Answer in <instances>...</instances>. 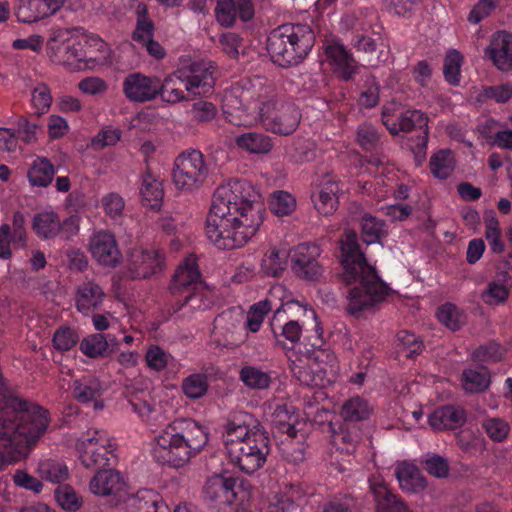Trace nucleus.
I'll return each instance as SVG.
<instances>
[{"label":"nucleus","instance_id":"f257e3e1","mask_svg":"<svg viewBox=\"0 0 512 512\" xmlns=\"http://www.w3.org/2000/svg\"><path fill=\"white\" fill-rule=\"evenodd\" d=\"M264 215L259 190L249 181L230 180L214 193L206 220V235L218 249L240 248L259 231Z\"/></svg>","mask_w":512,"mask_h":512},{"label":"nucleus","instance_id":"f03ea898","mask_svg":"<svg viewBox=\"0 0 512 512\" xmlns=\"http://www.w3.org/2000/svg\"><path fill=\"white\" fill-rule=\"evenodd\" d=\"M222 110L226 120L235 126L260 122L267 131L280 135L292 134L301 118L297 107L280 98L261 77L242 80L227 89Z\"/></svg>","mask_w":512,"mask_h":512},{"label":"nucleus","instance_id":"7ed1b4c3","mask_svg":"<svg viewBox=\"0 0 512 512\" xmlns=\"http://www.w3.org/2000/svg\"><path fill=\"white\" fill-rule=\"evenodd\" d=\"M48 412L12 394L0 372V467L19 459L46 431Z\"/></svg>","mask_w":512,"mask_h":512},{"label":"nucleus","instance_id":"20e7f679","mask_svg":"<svg viewBox=\"0 0 512 512\" xmlns=\"http://www.w3.org/2000/svg\"><path fill=\"white\" fill-rule=\"evenodd\" d=\"M340 244L342 278L347 284L353 285L347 296V311L358 315L382 302L388 295V287L375 267L367 262L354 231H345Z\"/></svg>","mask_w":512,"mask_h":512},{"label":"nucleus","instance_id":"39448f33","mask_svg":"<svg viewBox=\"0 0 512 512\" xmlns=\"http://www.w3.org/2000/svg\"><path fill=\"white\" fill-rule=\"evenodd\" d=\"M222 439L230 462L247 474L260 469L270 452L269 438L247 412L231 414L223 427Z\"/></svg>","mask_w":512,"mask_h":512},{"label":"nucleus","instance_id":"423d86ee","mask_svg":"<svg viewBox=\"0 0 512 512\" xmlns=\"http://www.w3.org/2000/svg\"><path fill=\"white\" fill-rule=\"evenodd\" d=\"M208 443L207 429L192 419H176L155 439L153 458L160 464L180 468Z\"/></svg>","mask_w":512,"mask_h":512},{"label":"nucleus","instance_id":"0eeeda50","mask_svg":"<svg viewBox=\"0 0 512 512\" xmlns=\"http://www.w3.org/2000/svg\"><path fill=\"white\" fill-rule=\"evenodd\" d=\"M315 35L307 24H285L274 29L267 39V51L274 63L290 67L311 51Z\"/></svg>","mask_w":512,"mask_h":512},{"label":"nucleus","instance_id":"6e6552de","mask_svg":"<svg viewBox=\"0 0 512 512\" xmlns=\"http://www.w3.org/2000/svg\"><path fill=\"white\" fill-rule=\"evenodd\" d=\"M290 370L295 379L306 386H323L326 376L325 366L333 367L336 356L333 352L323 349L313 350L312 354L301 353L296 347L287 349Z\"/></svg>","mask_w":512,"mask_h":512},{"label":"nucleus","instance_id":"1a4fd4ad","mask_svg":"<svg viewBox=\"0 0 512 512\" xmlns=\"http://www.w3.org/2000/svg\"><path fill=\"white\" fill-rule=\"evenodd\" d=\"M76 448L81 463L87 468L105 469L117 462L116 445L104 430L90 429L78 441Z\"/></svg>","mask_w":512,"mask_h":512},{"label":"nucleus","instance_id":"9d476101","mask_svg":"<svg viewBox=\"0 0 512 512\" xmlns=\"http://www.w3.org/2000/svg\"><path fill=\"white\" fill-rule=\"evenodd\" d=\"M286 290L282 285H275L271 287L264 300L251 306L244 327L246 326L251 332H257L264 320L265 315L271 310H275L272 321L274 333H276L277 322L280 321L282 313H292L294 310H303L306 312L299 302L292 299H287L284 302ZM277 336V334H275Z\"/></svg>","mask_w":512,"mask_h":512},{"label":"nucleus","instance_id":"9b49d317","mask_svg":"<svg viewBox=\"0 0 512 512\" xmlns=\"http://www.w3.org/2000/svg\"><path fill=\"white\" fill-rule=\"evenodd\" d=\"M208 174L204 155L198 150H189L175 159L172 180L177 190L191 192L203 185Z\"/></svg>","mask_w":512,"mask_h":512},{"label":"nucleus","instance_id":"f8f14e48","mask_svg":"<svg viewBox=\"0 0 512 512\" xmlns=\"http://www.w3.org/2000/svg\"><path fill=\"white\" fill-rule=\"evenodd\" d=\"M32 229L42 240H52L60 235L69 239L77 234L79 219L77 216H70L61 220L57 212L46 209L33 216Z\"/></svg>","mask_w":512,"mask_h":512},{"label":"nucleus","instance_id":"ddd939ff","mask_svg":"<svg viewBox=\"0 0 512 512\" xmlns=\"http://www.w3.org/2000/svg\"><path fill=\"white\" fill-rule=\"evenodd\" d=\"M238 480L231 476L214 474L203 486V497L211 506L219 510L230 507L240 501Z\"/></svg>","mask_w":512,"mask_h":512},{"label":"nucleus","instance_id":"4468645a","mask_svg":"<svg viewBox=\"0 0 512 512\" xmlns=\"http://www.w3.org/2000/svg\"><path fill=\"white\" fill-rule=\"evenodd\" d=\"M245 315L239 308H230L219 314L213 323L212 338L221 346L236 345L245 338Z\"/></svg>","mask_w":512,"mask_h":512},{"label":"nucleus","instance_id":"2eb2a0df","mask_svg":"<svg viewBox=\"0 0 512 512\" xmlns=\"http://www.w3.org/2000/svg\"><path fill=\"white\" fill-rule=\"evenodd\" d=\"M393 109L384 107L382 112V123L392 135L409 133L414 129H422V141L425 145L428 140V118L419 110H407L397 116L392 114Z\"/></svg>","mask_w":512,"mask_h":512},{"label":"nucleus","instance_id":"dca6fc26","mask_svg":"<svg viewBox=\"0 0 512 512\" xmlns=\"http://www.w3.org/2000/svg\"><path fill=\"white\" fill-rule=\"evenodd\" d=\"M212 69L208 62H194L188 68L178 70V76L188 93L204 96L212 92L215 84Z\"/></svg>","mask_w":512,"mask_h":512},{"label":"nucleus","instance_id":"f3484780","mask_svg":"<svg viewBox=\"0 0 512 512\" xmlns=\"http://www.w3.org/2000/svg\"><path fill=\"white\" fill-rule=\"evenodd\" d=\"M320 248L315 244L303 243L293 249L291 256V269L302 279L314 280L322 273L318 263Z\"/></svg>","mask_w":512,"mask_h":512},{"label":"nucleus","instance_id":"a211bd4d","mask_svg":"<svg viewBox=\"0 0 512 512\" xmlns=\"http://www.w3.org/2000/svg\"><path fill=\"white\" fill-rule=\"evenodd\" d=\"M125 97L133 103H145L158 97V78L140 72L128 74L122 82Z\"/></svg>","mask_w":512,"mask_h":512},{"label":"nucleus","instance_id":"6ab92c4d","mask_svg":"<svg viewBox=\"0 0 512 512\" xmlns=\"http://www.w3.org/2000/svg\"><path fill=\"white\" fill-rule=\"evenodd\" d=\"M163 264L159 251L134 248L129 255L128 270L132 278L145 279L161 271Z\"/></svg>","mask_w":512,"mask_h":512},{"label":"nucleus","instance_id":"aec40b11","mask_svg":"<svg viewBox=\"0 0 512 512\" xmlns=\"http://www.w3.org/2000/svg\"><path fill=\"white\" fill-rule=\"evenodd\" d=\"M484 54L499 71H512V34L507 31L494 33Z\"/></svg>","mask_w":512,"mask_h":512},{"label":"nucleus","instance_id":"412c9836","mask_svg":"<svg viewBox=\"0 0 512 512\" xmlns=\"http://www.w3.org/2000/svg\"><path fill=\"white\" fill-rule=\"evenodd\" d=\"M89 249L93 258L102 265L113 267L120 260L116 239L110 232H95L90 239Z\"/></svg>","mask_w":512,"mask_h":512},{"label":"nucleus","instance_id":"4be33fe9","mask_svg":"<svg viewBox=\"0 0 512 512\" xmlns=\"http://www.w3.org/2000/svg\"><path fill=\"white\" fill-rule=\"evenodd\" d=\"M369 487L376 502L377 512H411L406 504L392 492L382 476L370 477Z\"/></svg>","mask_w":512,"mask_h":512},{"label":"nucleus","instance_id":"5701e85b","mask_svg":"<svg viewBox=\"0 0 512 512\" xmlns=\"http://www.w3.org/2000/svg\"><path fill=\"white\" fill-rule=\"evenodd\" d=\"M105 297L106 294L100 284L94 280H85L76 287L75 307L78 312L88 316L102 305Z\"/></svg>","mask_w":512,"mask_h":512},{"label":"nucleus","instance_id":"b1692460","mask_svg":"<svg viewBox=\"0 0 512 512\" xmlns=\"http://www.w3.org/2000/svg\"><path fill=\"white\" fill-rule=\"evenodd\" d=\"M217 21L225 27L232 26L237 17L246 22L254 16L251 0H218L216 6Z\"/></svg>","mask_w":512,"mask_h":512},{"label":"nucleus","instance_id":"393cba45","mask_svg":"<svg viewBox=\"0 0 512 512\" xmlns=\"http://www.w3.org/2000/svg\"><path fill=\"white\" fill-rule=\"evenodd\" d=\"M325 54L329 63L332 65L334 72L343 80L349 81L357 73L358 65L345 47L338 43L332 42L326 45Z\"/></svg>","mask_w":512,"mask_h":512},{"label":"nucleus","instance_id":"a878e982","mask_svg":"<svg viewBox=\"0 0 512 512\" xmlns=\"http://www.w3.org/2000/svg\"><path fill=\"white\" fill-rule=\"evenodd\" d=\"M127 512H168L160 494L151 489H141L123 499Z\"/></svg>","mask_w":512,"mask_h":512},{"label":"nucleus","instance_id":"bb28decb","mask_svg":"<svg viewBox=\"0 0 512 512\" xmlns=\"http://www.w3.org/2000/svg\"><path fill=\"white\" fill-rule=\"evenodd\" d=\"M124 481L114 469H100L90 481L92 493L101 496L114 495L122 497Z\"/></svg>","mask_w":512,"mask_h":512},{"label":"nucleus","instance_id":"cd10ccee","mask_svg":"<svg viewBox=\"0 0 512 512\" xmlns=\"http://www.w3.org/2000/svg\"><path fill=\"white\" fill-rule=\"evenodd\" d=\"M102 392V385L96 377L84 376L74 381L75 399L84 404H92L95 410H101L104 407L101 399Z\"/></svg>","mask_w":512,"mask_h":512},{"label":"nucleus","instance_id":"c85d7f7f","mask_svg":"<svg viewBox=\"0 0 512 512\" xmlns=\"http://www.w3.org/2000/svg\"><path fill=\"white\" fill-rule=\"evenodd\" d=\"M466 412L460 406L447 405L436 409L429 417V423L436 430H452L466 422Z\"/></svg>","mask_w":512,"mask_h":512},{"label":"nucleus","instance_id":"c756f323","mask_svg":"<svg viewBox=\"0 0 512 512\" xmlns=\"http://www.w3.org/2000/svg\"><path fill=\"white\" fill-rule=\"evenodd\" d=\"M199 286H201L200 272L196 259L193 256H189L177 268L170 289L173 293H176L189 287L196 290Z\"/></svg>","mask_w":512,"mask_h":512},{"label":"nucleus","instance_id":"7c9ffc66","mask_svg":"<svg viewBox=\"0 0 512 512\" xmlns=\"http://www.w3.org/2000/svg\"><path fill=\"white\" fill-rule=\"evenodd\" d=\"M510 293V276L507 272H499L490 280L481 292L480 298L489 306L504 304Z\"/></svg>","mask_w":512,"mask_h":512},{"label":"nucleus","instance_id":"2f4dec72","mask_svg":"<svg viewBox=\"0 0 512 512\" xmlns=\"http://www.w3.org/2000/svg\"><path fill=\"white\" fill-rule=\"evenodd\" d=\"M395 475L400 487L407 492H420L427 485L421 471L415 465L408 462L399 463L395 468Z\"/></svg>","mask_w":512,"mask_h":512},{"label":"nucleus","instance_id":"473e14b6","mask_svg":"<svg viewBox=\"0 0 512 512\" xmlns=\"http://www.w3.org/2000/svg\"><path fill=\"white\" fill-rule=\"evenodd\" d=\"M339 184L333 180H327L321 186L317 197L313 200L315 208L323 215H330L338 207Z\"/></svg>","mask_w":512,"mask_h":512},{"label":"nucleus","instance_id":"72a5a7b5","mask_svg":"<svg viewBox=\"0 0 512 512\" xmlns=\"http://www.w3.org/2000/svg\"><path fill=\"white\" fill-rule=\"evenodd\" d=\"M288 256V251L285 248H270L261 260L262 272L269 277L279 276L287 266Z\"/></svg>","mask_w":512,"mask_h":512},{"label":"nucleus","instance_id":"f704fd0d","mask_svg":"<svg viewBox=\"0 0 512 512\" xmlns=\"http://www.w3.org/2000/svg\"><path fill=\"white\" fill-rule=\"evenodd\" d=\"M183 83L178 76V71L167 76L163 81L158 78V96L164 102L175 104L186 100V96L182 89Z\"/></svg>","mask_w":512,"mask_h":512},{"label":"nucleus","instance_id":"c9c22d12","mask_svg":"<svg viewBox=\"0 0 512 512\" xmlns=\"http://www.w3.org/2000/svg\"><path fill=\"white\" fill-rule=\"evenodd\" d=\"M55 174L53 164L46 158H36L28 171V179L32 186L46 187L48 186Z\"/></svg>","mask_w":512,"mask_h":512},{"label":"nucleus","instance_id":"e433bc0d","mask_svg":"<svg viewBox=\"0 0 512 512\" xmlns=\"http://www.w3.org/2000/svg\"><path fill=\"white\" fill-rule=\"evenodd\" d=\"M140 194L145 205L151 208H157L164 196L161 181L150 172H146L142 179Z\"/></svg>","mask_w":512,"mask_h":512},{"label":"nucleus","instance_id":"4c0bfd02","mask_svg":"<svg viewBox=\"0 0 512 512\" xmlns=\"http://www.w3.org/2000/svg\"><path fill=\"white\" fill-rule=\"evenodd\" d=\"M39 476L51 483H60L68 478V467L58 459H44L38 464Z\"/></svg>","mask_w":512,"mask_h":512},{"label":"nucleus","instance_id":"58836bf2","mask_svg":"<svg viewBox=\"0 0 512 512\" xmlns=\"http://www.w3.org/2000/svg\"><path fill=\"white\" fill-rule=\"evenodd\" d=\"M240 380L252 390L267 389L272 381L270 373L256 366H244L239 372Z\"/></svg>","mask_w":512,"mask_h":512},{"label":"nucleus","instance_id":"ea45409f","mask_svg":"<svg viewBox=\"0 0 512 512\" xmlns=\"http://www.w3.org/2000/svg\"><path fill=\"white\" fill-rule=\"evenodd\" d=\"M235 142L239 147L256 154L267 153L272 148L270 137L257 132L241 134L236 137Z\"/></svg>","mask_w":512,"mask_h":512},{"label":"nucleus","instance_id":"a19ab883","mask_svg":"<svg viewBox=\"0 0 512 512\" xmlns=\"http://www.w3.org/2000/svg\"><path fill=\"white\" fill-rule=\"evenodd\" d=\"M368 402L359 396L346 400L341 408V416L345 421L356 422L367 419L371 414Z\"/></svg>","mask_w":512,"mask_h":512},{"label":"nucleus","instance_id":"79ce46f5","mask_svg":"<svg viewBox=\"0 0 512 512\" xmlns=\"http://www.w3.org/2000/svg\"><path fill=\"white\" fill-rule=\"evenodd\" d=\"M463 388L470 393L485 390L489 385V372L483 367L466 369L462 373Z\"/></svg>","mask_w":512,"mask_h":512},{"label":"nucleus","instance_id":"37998d69","mask_svg":"<svg viewBox=\"0 0 512 512\" xmlns=\"http://www.w3.org/2000/svg\"><path fill=\"white\" fill-rule=\"evenodd\" d=\"M62 53V64L71 70L82 68V61L85 57L81 43L77 39H68L59 48Z\"/></svg>","mask_w":512,"mask_h":512},{"label":"nucleus","instance_id":"c03bdc74","mask_svg":"<svg viewBox=\"0 0 512 512\" xmlns=\"http://www.w3.org/2000/svg\"><path fill=\"white\" fill-rule=\"evenodd\" d=\"M431 173L439 179L448 178L455 168V159L451 150L435 153L430 159Z\"/></svg>","mask_w":512,"mask_h":512},{"label":"nucleus","instance_id":"a18cd8bd","mask_svg":"<svg viewBox=\"0 0 512 512\" xmlns=\"http://www.w3.org/2000/svg\"><path fill=\"white\" fill-rule=\"evenodd\" d=\"M485 238L488 241L490 250L495 254L504 251L505 245L501 239V229L494 211H489L484 216Z\"/></svg>","mask_w":512,"mask_h":512},{"label":"nucleus","instance_id":"49530a36","mask_svg":"<svg viewBox=\"0 0 512 512\" xmlns=\"http://www.w3.org/2000/svg\"><path fill=\"white\" fill-rule=\"evenodd\" d=\"M361 440V432L355 426L345 425L335 432L332 436L333 443L338 449L346 453L355 451L357 445Z\"/></svg>","mask_w":512,"mask_h":512},{"label":"nucleus","instance_id":"de8ad7c7","mask_svg":"<svg viewBox=\"0 0 512 512\" xmlns=\"http://www.w3.org/2000/svg\"><path fill=\"white\" fill-rule=\"evenodd\" d=\"M438 320L447 328L456 331L466 323V314L452 303H445L438 308Z\"/></svg>","mask_w":512,"mask_h":512},{"label":"nucleus","instance_id":"09e8293b","mask_svg":"<svg viewBox=\"0 0 512 512\" xmlns=\"http://www.w3.org/2000/svg\"><path fill=\"white\" fill-rule=\"evenodd\" d=\"M182 391L189 399L203 397L208 390V376L204 373H193L182 381Z\"/></svg>","mask_w":512,"mask_h":512},{"label":"nucleus","instance_id":"8fccbe9b","mask_svg":"<svg viewBox=\"0 0 512 512\" xmlns=\"http://www.w3.org/2000/svg\"><path fill=\"white\" fill-rule=\"evenodd\" d=\"M361 229L364 242L372 244L377 242L385 232V225L376 217L365 214L361 219Z\"/></svg>","mask_w":512,"mask_h":512},{"label":"nucleus","instance_id":"3c124183","mask_svg":"<svg viewBox=\"0 0 512 512\" xmlns=\"http://www.w3.org/2000/svg\"><path fill=\"white\" fill-rule=\"evenodd\" d=\"M209 304L210 301L202 292H193L185 298L184 302L181 303L174 312L180 313V316L183 318L191 317L195 311L207 309Z\"/></svg>","mask_w":512,"mask_h":512},{"label":"nucleus","instance_id":"603ef678","mask_svg":"<svg viewBox=\"0 0 512 512\" xmlns=\"http://www.w3.org/2000/svg\"><path fill=\"white\" fill-rule=\"evenodd\" d=\"M270 209L278 216L291 214L296 208L295 198L286 191H276L270 198Z\"/></svg>","mask_w":512,"mask_h":512},{"label":"nucleus","instance_id":"864d4df0","mask_svg":"<svg viewBox=\"0 0 512 512\" xmlns=\"http://www.w3.org/2000/svg\"><path fill=\"white\" fill-rule=\"evenodd\" d=\"M80 350L90 358L104 356L107 353V342L104 334L96 333L84 338L80 342Z\"/></svg>","mask_w":512,"mask_h":512},{"label":"nucleus","instance_id":"5fc2aeb1","mask_svg":"<svg viewBox=\"0 0 512 512\" xmlns=\"http://www.w3.org/2000/svg\"><path fill=\"white\" fill-rule=\"evenodd\" d=\"M462 56L457 50H450L444 59V77L452 85H458L460 81V68Z\"/></svg>","mask_w":512,"mask_h":512},{"label":"nucleus","instance_id":"6e6d98bb","mask_svg":"<svg viewBox=\"0 0 512 512\" xmlns=\"http://www.w3.org/2000/svg\"><path fill=\"white\" fill-rule=\"evenodd\" d=\"M79 340L77 332L70 327H60L53 335V346L61 352L73 348Z\"/></svg>","mask_w":512,"mask_h":512},{"label":"nucleus","instance_id":"4d7b16f0","mask_svg":"<svg viewBox=\"0 0 512 512\" xmlns=\"http://www.w3.org/2000/svg\"><path fill=\"white\" fill-rule=\"evenodd\" d=\"M171 359V355L157 345L149 346L145 354L147 366L157 372L164 370Z\"/></svg>","mask_w":512,"mask_h":512},{"label":"nucleus","instance_id":"13d9d810","mask_svg":"<svg viewBox=\"0 0 512 512\" xmlns=\"http://www.w3.org/2000/svg\"><path fill=\"white\" fill-rule=\"evenodd\" d=\"M282 318L283 316L277 322L276 328L278 327L281 330V336L293 344L292 347H296V350L301 352L300 345L297 343L300 340L303 325L298 320H286L283 322L284 319Z\"/></svg>","mask_w":512,"mask_h":512},{"label":"nucleus","instance_id":"bf43d9fd","mask_svg":"<svg viewBox=\"0 0 512 512\" xmlns=\"http://www.w3.org/2000/svg\"><path fill=\"white\" fill-rule=\"evenodd\" d=\"M422 464L424 469L432 476L437 478H444L448 475L449 464L447 460L437 454H427Z\"/></svg>","mask_w":512,"mask_h":512},{"label":"nucleus","instance_id":"052dcab7","mask_svg":"<svg viewBox=\"0 0 512 512\" xmlns=\"http://www.w3.org/2000/svg\"><path fill=\"white\" fill-rule=\"evenodd\" d=\"M487 435L494 441H503L509 434L510 426L501 418H488L482 424Z\"/></svg>","mask_w":512,"mask_h":512},{"label":"nucleus","instance_id":"680f3d73","mask_svg":"<svg viewBox=\"0 0 512 512\" xmlns=\"http://www.w3.org/2000/svg\"><path fill=\"white\" fill-rule=\"evenodd\" d=\"M32 107L38 116L44 114L52 103V97L48 87L40 84L34 88L31 99Z\"/></svg>","mask_w":512,"mask_h":512},{"label":"nucleus","instance_id":"e2e57ef3","mask_svg":"<svg viewBox=\"0 0 512 512\" xmlns=\"http://www.w3.org/2000/svg\"><path fill=\"white\" fill-rule=\"evenodd\" d=\"M379 140L380 135L373 125L364 123L358 127L357 142L362 148L371 150L377 146Z\"/></svg>","mask_w":512,"mask_h":512},{"label":"nucleus","instance_id":"0e129e2a","mask_svg":"<svg viewBox=\"0 0 512 512\" xmlns=\"http://www.w3.org/2000/svg\"><path fill=\"white\" fill-rule=\"evenodd\" d=\"M55 498L58 504L67 511L74 512L80 507L77 494L69 486L58 487L55 490Z\"/></svg>","mask_w":512,"mask_h":512},{"label":"nucleus","instance_id":"69168bd1","mask_svg":"<svg viewBox=\"0 0 512 512\" xmlns=\"http://www.w3.org/2000/svg\"><path fill=\"white\" fill-rule=\"evenodd\" d=\"M316 143L309 139L297 140L294 143L293 157L297 162H309L316 158Z\"/></svg>","mask_w":512,"mask_h":512},{"label":"nucleus","instance_id":"338daca9","mask_svg":"<svg viewBox=\"0 0 512 512\" xmlns=\"http://www.w3.org/2000/svg\"><path fill=\"white\" fill-rule=\"evenodd\" d=\"M400 346L406 352L407 357H414L421 353L423 344L419 338L408 331H401L397 335Z\"/></svg>","mask_w":512,"mask_h":512},{"label":"nucleus","instance_id":"774afa93","mask_svg":"<svg viewBox=\"0 0 512 512\" xmlns=\"http://www.w3.org/2000/svg\"><path fill=\"white\" fill-rule=\"evenodd\" d=\"M499 0H479L469 13L468 20L477 24L489 16L498 6Z\"/></svg>","mask_w":512,"mask_h":512}]
</instances>
